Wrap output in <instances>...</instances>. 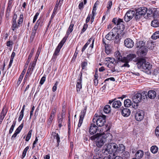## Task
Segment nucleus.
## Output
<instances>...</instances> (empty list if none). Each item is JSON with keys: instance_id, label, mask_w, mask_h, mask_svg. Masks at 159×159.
Wrapping results in <instances>:
<instances>
[{"instance_id": "1", "label": "nucleus", "mask_w": 159, "mask_h": 159, "mask_svg": "<svg viewBox=\"0 0 159 159\" xmlns=\"http://www.w3.org/2000/svg\"><path fill=\"white\" fill-rule=\"evenodd\" d=\"M121 30H119L116 28H114L106 35L105 38L109 40L115 39V43H118L123 37L124 33H121Z\"/></svg>"}, {"instance_id": "2", "label": "nucleus", "mask_w": 159, "mask_h": 159, "mask_svg": "<svg viewBox=\"0 0 159 159\" xmlns=\"http://www.w3.org/2000/svg\"><path fill=\"white\" fill-rule=\"evenodd\" d=\"M116 57L119 61L124 63L122 67L129 68L130 66L128 64L129 62L134 59H135L136 55L134 54H130L128 55L127 57H122L119 52H117L116 53Z\"/></svg>"}, {"instance_id": "3", "label": "nucleus", "mask_w": 159, "mask_h": 159, "mask_svg": "<svg viewBox=\"0 0 159 159\" xmlns=\"http://www.w3.org/2000/svg\"><path fill=\"white\" fill-rule=\"evenodd\" d=\"M92 140L95 141V144L98 148H101L105 143V140L102 134L97 133L90 137Z\"/></svg>"}, {"instance_id": "4", "label": "nucleus", "mask_w": 159, "mask_h": 159, "mask_svg": "<svg viewBox=\"0 0 159 159\" xmlns=\"http://www.w3.org/2000/svg\"><path fill=\"white\" fill-rule=\"evenodd\" d=\"M144 42L143 41H137L136 44V48H139L138 52L141 57L145 56L148 50L146 46H144Z\"/></svg>"}, {"instance_id": "5", "label": "nucleus", "mask_w": 159, "mask_h": 159, "mask_svg": "<svg viewBox=\"0 0 159 159\" xmlns=\"http://www.w3.org/2000/svg\"><path fill=\"white\" fill-rule=\"evenodd\" d=\"M138 65L140 67L142 66L144 70H150L152 67L148 62H146L145 59L144 58H141L139 59L138 62Z\"/></svg>"}, {"instance_id": "6", "label": "nucleus", "mask_w": 159, "mask_h": 159, "mask_svg": "<svg viewBox=\"0 0 159 159\" xmlns=\"http://www.w3.org/2000/svg\"><path fill=\"white\" fill-rule=\"evenodd\" d=\"M96 114L95 115L96 117L98 116L99 118L97 119L96 121V124L99 127H102L104 125L105 122V119L106 116L104 115L102 112H100L99 115H96Z\"/></svg>"}, {"instance_id": "7", "label": "nucleus", "mask_w": 159, "mask_h": 159, "mask_svg": "<svg viewBox=\"0 0 159 159\" xmlns=\"http://www.w3.org/2000/svg\"><path fill=\"white\" fill-rule=\"evenodd\" d=\"M147 8L145 7H140L136 9L135 17L136 20L140 19L142 16L144 15L147 11Z\"/></svg>"}, {"instance_id": "8", "label": "nucleus", "mask_w": 159, "mask_h": 159, "mask_svg": "<svg viewBox=\"0 0 159 159\" xmlns=\"http://www.w3.org/2000/svg\"><path fill=\"white\" fill-rule=\"evenodd\" d=\"M23 20V15L21 13L19 19L18 21L17 24L16 21H12V23L11 26V29L13 31L18 29L20 27V25L22 24Z\"/></svg>"}, {"instance_id": "9", "label": "nucleus", "mask_w": 159, "mask_h": 159, "mask_svg": "<svg viewBox=\"0 0 159 159\" xmlns=\"http://www.w3.org/2000/svg\"><path fill=\"white\" fill-rule=\"evenodd\" d=\"M135 11L133 10H130L128 11L125 15L124 17V20L127 22L130 20L134 16Z\"/></svg>"}, {"instance_id": "10", "label": "nucleus", "mask_w": 159, "mask_h": 159, "mask_svg": "<svg viewBox=\"0 0 159 159\" xmlns=\"http://www.w3.org/2000/svg\"><path fill=\"white\" fill-rule=\"evenodd\" d=\"M144 112L143 110H138L136 113L135 118L136 120L141 121L143 118Z\"/></svg>"}, {"instance_id": "11", "label": "nucleus", "mask_w": 159, "mask_h": 159, "mask_svg": "<svg viewBox=\"0 0 159 159\" xmlns=\"http://www.w3.org/2000/svg\"><path fill=\"white\" fill-rule=\"evenodd\" d=\"M125 45L127 48H132L134 45V42L131 39L128 38L126 39L124 42Z\"/></svg>"}, {"instance_id": "12", "label": "nucleus", "mask_w": 159, "mask_h": 159, "mask_svg": "<svg viewBox=\"0 0 159 159\" xmlns=\"http://www.w3.org/2000/svg\"><path fill=\"white\" fill-rule=\"evenodd\" d=\"M110 143H107V144L104 145L102 149V153L104 155H107L109 154V150L110 146H111Z\"/></svg>"}, {"instance_id": "13", "label": "nucleus", "mask_w": 159, "mask_h": 159, "mask_svg": "<svg viewBox=\"0 0 159 159\" xmlns=\"http://www.w3.org/2000/svg\"><path fill=\"white\" fill-rule=\"evenodd\" d=\"M141 93H137L132 97V101L135 103H138L141 100Z\"/></svg>"}, {"instance_id": "14", "label": "nucleus", "mask_w": 159, "mask_h": 159, "mask_svg": "<svg viewBox=\"0 0 159 159\" xmlns=\"http://www.w3.org/2000/svg\"><path fill=\"white\" fill-rule=\"evenodd\" d=\"M110 145H111V146H110V148H109V154H112V153H116V144L114 143H110Z\"/></svg>"}, {"instance_id": "15", "label": "nucleus", "mask_w": 159, "mask_h": 159, "mask_svg": "<svg viewBox=\"0 0 159 159\" xmlns=\"http://www.w3.org/2000/svg\"><path fill=\"white\" fill-rule=\"evenodd\" d=\"M110 145H111V146H110V148H109V154H112V153H116V144L114 143H110Z\"/></svg>"}, {"instance_id": "16", "label": "nucleus", "mask_w": 159, "mask_h": 159, "mask_svg": "<svg viewBox=\"0 0 159 159\" xmlns=\"http://www.w3.org/2000/svg\"><path fill=\"white\" fill-rule=\"evenodd\" d=\"M110 145H111V146H110V148H109V154H112V153H116V144L114 143H110Z\"/></svg>"}, {"instance_id": "17", "label": "nucleus", "mask_w": 159, "mask_h": 159, "mask_svg": "<svg viewBox=\"0 0 159 159\" xmlns=\"http://www.w3.org/2000/svg\"><path fill=\"white\" fill-rule=\"evenodd\" d=\"M116 153H122L125 151V148L123 144H119L118 145L116 144Z\"/></svg>"}, {"instance_id": "18", "label": "nucleus", "mask_w": 159, "mask_h": 159, "mask_svg": "<svg viewBox=\"0 0 159 159\" xmlns=\"http://www.w3.org/2000/svg\"><path fill=\"white\" fill-rule=\"evenodd\" d=\"M98 126L94 124H91L89 129V132L90 134L93 135L95 134L98 130Z\"/></svg>"}, {"instance_id": "19", "label": "nucleus", "mask_w": 159, "mask_h": 159, "mask_svg": "<svg viewBox=\"0 0 159 159\" xmlns=\"http://www.w3.org/2000/svg\"><path fill=\"white\" fill-rule=\"evenodd\" d=\"M123 21L122 19L119 18L117 19V28L119 30H121V33H123V31L125 28L124 25L121 23H123Z\"/></svg>"}, {"instance_id": "20", "label": "nucleus", "mask_w": 159, "mask_h": 159, "mask_svg": "<svg viewBox=\"0 0 159 159\" xmlns=\"http://www.w3.org/2000/svg\"><path fill=\"white\" fill-rule=\"evenodd\" d=\"M80 74H81V76L80 77V79L78 80L77 81L76 89L77 92L80 91V89L82 88V78L81 77L82 75V73L80 72Z\"/></svg>"}, {"instance_id": "21", "label": "nucleus", "mask_w": 159, "mask_h": 159, "mask_svg": "<svg viewBox=\"0 0 159 159\" xmlns=\"http://www.w3.org/2000/svg\"><path fill=\"white\" fill-rule=\"evenodd\" d=\"M103 138L105 139V142H107L108 143H110L112 139V134L110 133H107L106 134L103 135Z\"/></svg>"}, {"instance_id": "22", "label": "nucleus", "mask_w": 159, "mask_h": 159, "mask_svg": "<svg viewBox=\"0 0 159 159\" xmlns=\"http://www.w3.org/2000/svg\"><path fill=\"white\" fill-rule=\"evenodd\" d=\"M121 114L123 116L127 117L130 115V111L129 109L127 108H125L122 110L121 111Z\"/></svg>"}, {"instance_id": "23", "label": "nucleus", "mask_w": 159, "mask_h": 159, "mask_svg": "<svg viewBox=\"0 0 159 159\" xmlns=\"http://www.w3.org/2000/svg\"><path fill=\"white\" fill-rule=\"evenodd\" d=\"M144 155L143 152L141 150H139L135 154V158L137 159H140Z\"/></svg>"}, {"instance_id": "24", "label": "nucleus", "mask_w": 159, "mask_h": 159, "mask_svg": "<svg viewBox=\"0 0 159 159\" xmlns=\"http://www.w3.org/2000/svg\"><path fill=\"white\" fill-rule=\"evenodd\" d=\"M62 47V46H61L59 45H58L57 46V47L55 49V52L52 57V58H53L56 59L57 58V56L58 55Z\"/></svg>"}, {"instance_id": "25", "label": "nucleus", "mask_w": 159, "mask_h": 159, "mask_svg": "<svg viewBox=\"0 0 159 159\" xmlns=\"http://www.w3.org/2000/svg\"><path fill=\"white\" fill-rule=\"evenodd\" d=\"M148 96L149 98L153 99L156 96V92L153 90L149 91L148 93Z\"/></svg>"}, {"instance_id": "26", "label": "nucleus", "mask_w": 159, "mask_h": 159, "mask_svg": "<svg viewBox=\"0 0 159 159\" xmlns=\"http://www.w3.org/2000/svg\"><path fill=\"white\" fill-rule=\"evenodd\" d=\"M42 22L40 19H39L36 22L34 26V27L32 29V30L35 31H36V30L38 29L39 25L41 26L42 25Z\"/></svg>"}, {"instance_id": "27", "label": "nucleus", "mask_w": 159, "mask_h": 159, "mask_svg": "<svg viewBox=\"0 0 159 159\" xmlns=\"http://www.w3.org/2000/svg\"><path fill=\"white\" fill-rule=\"evenodd\" d=\"M121 103L120 101H115L113 102L112 107L115 108H118L121 106Z\"/></svg>"}, {"instance_id": "28", "label": "nucleus", "mask_w": 159, "mask_h": 159, "mask_svg": "<svg viewBox=\"0 0 159 159\" xmlns=\"http://www.w3.org/2000/svg\"><path fill=\"white\" fill-rule=\"evenodd\" d=\"M25 105L23 106L22 109L20 113V116L18 119V121L19 122L20 121L24 116V112L25 110Z\"/></svg>"}, {"instance_id": "29", "label": "nucleus", "mask_w": 159, "mask_h": 159, "mask_svg": "<svg viewBox=\"0 0 159 159\" xmlns=\"http://www.w3.org/2000/svg\"><path fill=\"white\" fill-rule=\"evenodd\" d=\"M151 12H153V17L154 18L157 17L158 15V11L157 9L155 8H152V10Z\"/></svg>"}, {"instance_id": "30", "label": "nucleus", "mask_w": 159, "mask_h": 159, "mask_svg": "<svg viewBox=\"0 0 159 159\" xmlns=\"http://www.w3.org/2000/svg\"><path fill=\"white\" fill-rule=\"evenodd\" d=\"M151 26L154 27L159 26V20H152L151 23Z\"/></svg>"}, {"instance_id": "31", "label": "nucleus", "mask_w": 159, "mask_h": 159, "mask_svg": "<svg viewBox=\"0 0 159 159\" xmlns=\"http://www.w3.org/2000/svg\"><path fill=\"white\" fill-rule=\"evenodd\" d=\"M111 111V107L108 105H106L104 107L103 109L104 112L106 114H107Z\"/></svg>"}, {"instance_id": "32", "label": "nucleus", "mask_w": 159, "mask_h": 159, "mask_svg": "<svg viewBox=\"0 0 159 159\" xmlns=\"http://www.w3.org/2000/svg\"><path fill=\"white\" fill-rule=\"evenodd\" d=\"M34 48H33L31 51L30 55H29L28 57V60L26 62V64L27 65H28V64L30 62L31 59V57H32L33 55V53L34 52Z\"/></svg>"}, {"instance_id": "33", "label": "nucleus", "mask_w": 159, "mask_h": 159, "mask_svg": "<svg viewBox=\"0 0 159 159\" xmlns=\"http://www.w3.org/2000/svg\"><path fill=\"white\" fill-rule=\"evenodd\" d=\"M124 105L126 107H129L131 105V101L129 99H127L124 101Z\"/></svg>"}, {"instance_id": "34", "label": "nucleus", "mask_w": 159, "mask_h": 159, "mask_svg": "<svg viewBox=\"0 0 159 159\" xmlns=\"http://www.w3.org/2000/svg\"><path fill=\"white\" fill-rule=\"evenodd\" d=\"M92 38H90L88 41V42L86 43L85 44V45L83 46V48L82 49V52H84L85 49L86 48L88 45L90 43L91 41L92 40Z\"/></svg>"}, {"instance_id": "35", "label": "nucleus", "mask_w": 159, "mask_h": 159, "mask_svg": "<svg viewBox=\"0 0 159 159\" xmlns=\"http://www.w3.org/2000/svg\"><path fill=\"white\" fill-rule=\"evenodd\" d=\"M141 100H145L147 99L148 93L147 92L143 91L141 93Z\"/></svg>"}, {"instance_id": "36", "label": "nucleus", "mask_w": 159, "mask_h": 159, "mask_svg": "<svg viewBox=\"0 0 159 159\" xmlns=\"http://www.w3.org/2000/svg\"><path fill=\"white\" fill-rule=\"evenodd\" d=\"M52 134H53L54 138L57 140V143H58V145L60 142V138L59 135L57 133L54 132L52 133Z\"/></svg>"}, {"instance_id": "37", "label": "nucleus", "mask_w": 159, "mask_h": 159, "mask_svg": "<svg viewBox=\"0 0 159 159\" xmlns=\"http://www.w3.org/2000/svg\"><path fill=\"white\" fill-rule=\"evenodd\" d=\"M153 45V44L150 41H149L148 42L147 46L146 47L148 50V49H152L154 47Z\"/></svg>"}, {"instance_id": "38", "label": "nucleus", "mask_w": 159, "mask_h": 159, "mask_svg": "<svg viewBox=\"0 0 159 159\" xmlns=\"http://www.w3.org/2000/svg\"><path fill=\"white\" fill-rule=\"evenodd\" d=\"M158 150V148L156 146H152L151 148V151L153 153H156Z\"/></svg>"}, {"instance_id": "39", "label": "nucleus", "mask_w": 159, "mask_h": 159, "mask_svg": "<svg viewBox=\"0 0 159 159\" xmlns=\"http://www.w3.org/2000/svg\"><path fill=\"white\" fill-rule=\"evenodd\" d=\"M152 38L154 39L159 38V31H157L154 33L152 36Z\"/></svg>"}, {"instance_id": "40", "label": "nucleus", "mask_w": 159, "mask_h": 159, "mask_svg": "<svg viewBox=\"0 0 159 159\" xmlns=\"http://www.w3.org/2000/svg\"><path fill=\"white\" fill-rule=\"evenodd\" d=\"M74 25L71 24L70 25L66 32V35H69L73 31V28Z\"/></svg>"}, {"instance_id": "41", "label": "nucleus", "mask_w": 159, "mask_h": 159, "mask_svg": "<svg viewBox=\"0 0 159 159\" xmlns=\"http://www.w3.org/2000/svg\"><path fill=\"white\" fill-rule=\"evenodd\" d=\"M86 111V108H85L84 109L82 110L80 113V118L81 119H84V116L85 115Z\"/></svg>"}, {"instance_id": "42", "label": "nucleus", "mask_w": 159, "mask_h": 159, "mask_svg": "<svg viewBox=\"0 0 159 159\" xmlns=\"http://www.w3.org/2000/svg\"><path fill=\"white\" fill-rule=\"evenodd\" d=\"M123 158H128L130 157L129 153L127 151H125L122 155Z\"/></svg>"}, {"instance_id": "43", "label": "nucleus", "mask_w": 159, "mask_h": 159, "mask_svg": "<svg viewBox=\"0 0 159 159\" xmlns=\"http://www.w3.org/2000/svg\"><path fill=\"white\" fill-rule=\"evenodd\" d=\"M32 132V130H30L28 132L25 139L26 141H28L30 139L31 136Z\"/></svg>"}, {"instance_id": "44", "label": "nucleus", "mask_w": 159, "mask_h": 159, "mask_svg": "<svg viewBox=\"0 0 159 159\" xmlns=\"http://www.w3.org/2000/svg\"><path fill=\"white\" fill-rule=\"evenodd\" d=\"M29 149V146H27V147H26L25 148V149H24V150L23 152V153H22V157H21L22 158V159L23 158L25 157V156H26V153H27V152L28 150Z\"/></svg>"}, {"instance_id": "45", "label": "nucleus", "mask_w": 159, "mask_h": 159, "mask_svg": "<svg viewBox=\"0 0 159 159\" xmlns=\"http://www.w3.org/2000/svg\"><path fill=\"white\" fill-rule=\"evenodd\" d=\"M36 65V61H34L32 64L31 66H30V70H31V72L30 73V74H31L32 72L33 71L34 69V67Z\"/></svg>"}, {"instance_id": "46", "label": "nucleus", "mask_w": 159, "mask_h": 159, "mask_svg": "<svg viewBox=\"0 0 159 159\" xmlns=\"http://www.w3.org/2000/svg\"><path fill=\"white\" fill-rule=\"evenodd\" d=\"M16 123V121H14L13 122V124L12 125L11 128L10 129V130L9 131V134H11L12 133V132L15 126Z\"/></svg>"}, {"instance_id": "47", "label": "nucleus", "mask_w": 159, "mask_h": 159, "mask_svg": "<svg viewBox=\"0 0 159 159\" xmlns=\"http://www.w3.org/2000/svg\"><path fill=\"white\" fill-rule=\"evenodd\" d=\"M106 61L107 62H110L112 63H113L115 61L114 59L113 58L111 57H107L105 59Z\"/></svg>"}, {"instance_id": "48", "label": "nucleus", "mask_w": 159, "mask_h": 159, "mask_svg": "<svg viewBox=\"0 0 159 159\" xmlns=\"http://www.w3.org/2000/svg\"><path fill=\"white\" fill-rule=\"evenodd\" d=\"M30 66H29V68L27 70V71L26 74L25 75V77L24 78V81H25L27 79V78L28 77L29 75V74L30 73L31 70H30Z\"/></svg>"}, {"instance_id": "49", "label": "nucleus", "mask_w": 159, "mask_h": 159, "mask_svg": "<svg viewBox=\"0 0 159 159\" xmlns=\"http://www.w3.org/2000/svg\"><path fill=\"white\" fill-rule=\"evenodd\" d=\"M105 48L106 53L107 54H109L111 52V51L109 48V45H106Z\"/></svg>"}, {"instance_id": "50", "label": "nucleus", "mask_w": 159, "mask_h": 159, "mask_svg": "<svg viewBox=\"0 0 159 159\" xmlns=\"http://www.w3.org/2000/svg\"><path fill=\"white\" fill-rule=\"evenodd\" d=\"M41 47H39L38 48V50L37 52L36 57H35V59H36V61L37 60V59L38 58V57L39 55V54L41 50Z\"/></svg>"}, {"instance_id": "51", "label": "nucleus", "mask_w": 159, "mask_h": 159, "mask_svg": "<svg viewBox=\"0 0 159 159\" xmlns=\"http://www.w3.org/2000/svg\"><path fill=\"white\" fill-rule=\"evenodd\" d=\"M54 116V115H50V116L48 120V124L50 125L52 123V122L53 120Z\"/></svg>"}, {"instance_id": "52", "label": "nucleus", "mask_w": 159, "mask_h": 159, "mask_svg": "<svg viewBox=\"0 0 159 159\" xmlns=\"http://www.w3.org/2000/svg\"><path fill=\"white\" fill-rule=\"evenodd\" d=\"M7 112V109H5V107H4L1 112V115L5 116Z\"/></svg>"}, {"instance_id": "53", "label": "nucleus", "mask_w": 159, "mask_h": 159, "mask_svg": "<svg viewBox=\"0 0 159 159\" xmlns=\"http://www.w3.org/2000/svg\"><path fill=\"white\" fill-rule=\"evenodd\" d=\"M88 26V24H84L83 28L81 30V31L80 32L81 34H82L83 32H84L86 30Z\"/></svg>"}, {"instance_id": "54", "label": "nucleus", "mask_w": 159, "mask_h": 159, "mask_svg": "<svg viewBox=\"0 0 159 159\" xmlns=\"http://www.w3.org/2000/svg\"><path fill=\"white\" fill-rule=\"evenodd\" d=\"M112 2L111 1H109L108 2V5L107 6V8L108 9V10L107 11H109V10L110 9L112 6Z\"/></svg>"}, {"instance_id": "55", "label": "nucleus", "mask_w": 159, "mask_h": 159, "mask_svg": "<svg viewBox=\"0 0 159 159\" xmlns=\"http://www.w3.org/2000/svg\"><path fill=\"white\" fill-rule=\"evenodd\" d=\"M58 84V81H56L52 88V90L53 92H55L56 90L57 86Z\"/></svg>"}, {"instance_id": "56", "label": "nucleus", "mask_w": 159, "mask_h": 159, "mask_svg": "<svg viewBox=\"0 0 159 159\" xmlns=\"http://www.w3.org/2000/svg\"><path fill=\"white\" fill-rule=\"evenodd\" d=\"M151 10H152V8H150L148 9V12L147 13L148 16H149V17L152 16L153 17V12H151Z\"/></svg>"}, {"instance_id": "57", "label": "nucleus", "mask_w": 159, "mask_h": 159, "mask_svg": "<svg viewBox=\"0 0 159 159\" xmlns=\"http://www.w3.org/2000/svg\"><path fill=\"white\" fill-rule=\"evenodd\" d=\"M110 156L111 157H112L113 159H123L120 156H116L114 157V154L113 155H109L108 156Z\"/></svg>"}, {"instance_id": "58", "label": "nucleus", "mask_w": 159, "mask_h": 159, "mask_svg": "<svg viewBox=\"0 0 159 159\" xmlns=\"http://www.w3.org/2000/svg\"><path fill=\"white\" fill-rule=\"evenodd\" d=\"M46 80V77L45 76H43L41 79L40 82V84L42 85L44 82Z\"/></svg>"}, {"instance_id": "59", "label": "nucleus", "mask_w": 159, "mask_h": 159, "mask_svg": "<svg viewBox=\"0 0 159 159\" xmlns=\"http://www.w3.org/2000/svg\"><path fill=\"white\" fill-rule=\"evenodd\" d=\"M83 119H81V118H80L79 123L78 125V127L79 128L81 126V125L83 123Z\"/></svg>"}, {"instance_id": "60", "label": "nucleus", "mask_w": 159, "mask_h": 159, "mask_svg": "<svg viewBox=\"0 0 159 159\" xmlns=\"http://www.w3.org/2000/svg\"><path fill=\"white\" fill-rule=\"evenodd\" d=\"M87 65V62L86 61H84L82 62L81 66L82 67V69H83L85 68V67Z\"/></svg>"}, {"instance_id": "61", "label": "nucleus", "mask_w": 159, "mask_h": 159, "mask_svg": "<svg viewBox=\"0 0 159 159\" xmlns=\"http://www.w3.org/2000/svg\"><path fill=\"white\" fill-rule=\"evenodd\" d=\"M66 40V39H65V38H63V39H62V40L61 41V42L58 44V45L61 46L62 47L64 44L65 43Z\"/></svg>"}, {"instance_id": "62", "label": "nucleus", "mask_w": 159, "mask_h": 159, "mask_svg": "<svg viewBox=\"0 0 159 159\" xmlns=\"http://www.w3.org/2000/svg\"><path fill=\"white\" fill-rule=\"evenodd\" d=\"M39 13L37 12L36 13L35 15L34 16V18L33 19V23H34L35 22L36 20H37V17H38V16H39Z\"/></svg>"}, {"instance_id": "63", "label": "nucleus", "mask_w": 159, "mask_h": 159, "mask_svg": "<svg viewBox=\"0 0 159 159\" xmlns=\"http://www.w3.org/2000/svg\"><path fill=\"white\" fill-rule=\"evenodd\" d=\"M155 134L156 136H159V126L156 128L155 131Z\"/></svg>"}, {"instance_id": "64", "label": "nucleus", "mask_w": 159, "mask_h": 159, "mask_svg": "<svg viewBox=\"0 0 159 159\" xmlns=\"http://www.w3.org/2000/svg\"><path fill=\"white\" fill-rule=\"evenodd\" d=\"M84 8L83 3V2H80L79 5V8L80 10H82Z\"/></svg>"}]
</instances>
